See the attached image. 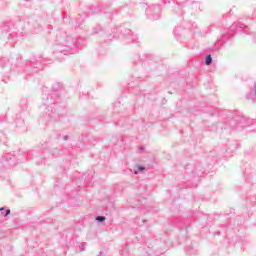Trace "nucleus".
Returning a JSON list of instances; mask_svg holds the SVG:
<instances>
[{
	"instance_id": "obj_6",
	"label": "nucleus",
	"mask_w": 256,
	"mask_h": 256,
	"mask_svg": "<svg viewBox=\"0 0 256 256\" xmlns=\"http://www.w3.org/2000/svg\"><path fill=\"white\" fill-rule=\"evenodd\" d=\"M105 219H107V218H105V216L96 217V221H98V223H103V221H105Z\"/></svg>"
},
{
	"instance_id": "obj_10",
	"label": "nucleus",
	"mask_w": 256,
	"mask_h": 256,
	"mask_svg": "<svg viewBox=\"0 0 256 256\" xmlns=\"http://www.w3.org/2000/svg\"><path fill=\"white\" fill-rule=\"evenodd\" d=\"M139 149H140V151H143V149H145V148H143V147H140Z\"/></svg>"
},
{
	"instance_id": "obj_9",
	"label": "nucleus",
	"mask_w": 256,
	"mask_h": 256,
	"mask_svg": "<svg viewBox=\"0 0 256 256\" xmlns=\"http://www.w3.org/2000/svg\"><path fill=\"white\" fill-rule=\"evenodd\" d=\"M101 255H103V251H100L98 256H101Z\"/></svg>"
},
{
	"instance_id": "obj_2",
	"label": "nucleus",
	"mask_w": 256,
	"mask_h": 256,
	"mask_svg": "<svg viewBox=\"0 0 256 256\" xmlns=\"http://www.w3.org/2000/svg\"><path fill=\"white\" fill-rule=\"evenodd\" d=\"M159 13H161V9L157 8V9H153V8H149L146 10V15H148L149 17H152V19H158V16H153V15H159Z\"/></svg>"
},
{
	"instance_id": "obj_1",
	"label": "nucleus",
	"mask_w": 256,
	"mask_h": 256,
	"mask_svg": "<svg viewBox=\"0 0 256 256\" xmlns=\"http://www.w3.org/2000/svg\"><path fill=\"white\" fill-rule=\"evenodd\" d=\"M46 115H48L52 121H57V108L55 104L46 108Z\"/></svg>"
},
{
	"instance_id": "obj_5",
	"label": "nucleus",
	"mask_w": 256,
	"mask_h": 256,
	"mask_svg": "<svg viewBox=\"0 0 256 256\" xmlns=\"http://www.w3.org/2000/svg\"><path fill=\"white\" fill-rule=\"evenodd\" d=\"M85 247H87V243L82 242L79 246L80 253H83V251H85Z\"/></svg>"
},
{
	"instance_id": "obj_7",
	"label": "nucleus",
	"mask_w": 256,
	"mask_h": 256,
	"mask_svg": "<svg viewBox=\"0 0 256 256\" xmlns=\"http://www.w3.org/2000/svg\"><path fill=\"white\" fill-rule=\"evenodd\" d=\"M7 215H11V210L10 209L6 210V213L4 214V217H7Z\"/></svg>"
},
{
	"instance_id": "obj_4",
	"label": "nucleus",
	"mask_w": 256,
	"mask_h": 256,
	"mask_svg": "<svg viewBox=\"0 0 256 256\" xmlns=\"http://www.w3.org/2000/svg\"><path fill=\"white\" fill-rule=\"evenodd\" d=\"M140 171H145V167L143 166H138L135 170H134V174L135 175H139Z\"/></svg>"
},
{
	"instance_id": "obj_3",
	"label": "nucleus",
	"mask_w": 256,
	"mask_h": 256,
	"mask_svg": "<svg viewBox=\"0 0 256 256\" xmlns=\"http://www.w3.org/2000/svg\"><path fill=\"white\" fill-rule=\"evenodd\" d=\"M213 63V58L211 57V54H208L206 56V65H211Z\"/></svg>"
},
{
	"instance_id": "obj_8",
	"label": "nucleus",
	"mask_w": 256,
	"mask_h": 256,
	"mask_svg": "<svg viewBox=\"0 0 256 256\" xmlns=\"http://www.w3.org/2000/svg\"><path fill=\"white\" fill-rule=\"evenodd\" d=\"M0 211L3 213V211H4V213H6V210H5V208H0Z\"/></svg>"
}]
</instances>
